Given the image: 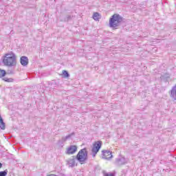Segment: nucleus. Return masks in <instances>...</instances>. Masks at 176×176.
Returning <instances> with one entry per match:
<instances>
[{
	"mask_svg": "<svg viewBox=\"0 0 176 176\" xmlns=\"http://www.w3.org/2000/svg\"><path fill=\"white\" fill-rule=\"evenodd\" d=\"M3 58V63L6 67H16L17 62L16 60V54L13 52L5 54Z\"/></svg>",
	"mask_w": 176,
	"mask_h": 176,
	"instance_id": "obj_1",
	"label": "nucleus"
},
{
	"mask_svg": "<svg viewBox=\"0 0 176 176\" xmlns=\"http://www.w3.org/2000/svg\"><path fill=\"white\" fill-rule=\"evenodd\" d=\"M124 19L119 14H114L109 19V25L110 28H116L123 23Z\"/></svg>",
	"mask_w": 176,
	"mask_h": 176,
	"instance_id": "obj_2",
	"label": "nucleus"
},
{
	"mask_svg": "<svg viewBox=\"0 0 176 176\" xmlns=\"http://www.w3.org/2000/svg\"><path fill=\"white\" fill-rule=\"evenodd\" d=\"M87 155L88 152L86 148H84L78 152L76 159H77L78 162H79L80 164H83V163H85V162H86L88 159Z\"/></svg>",
	"mask_w": 176,
	"mask_h": 176,
	"instance_id": "obj_3",
	"label": "nucleus"
},
{
	"mask_svg": "<svg viewBox=\"0 0 176 176\" xmlns=\"http://www.w3.org/2000/svg\"><path fill=\"white\" fill-rule=\"evenodd\" d=\"M102 145V142L101 141H97L94 142L91 149L93 157H96V155H97V153H98V151H100V149H101Z\"/></svg>",
	"mask_w": 176,
	"mask_h": 176,
	"instance_id": "obj_4",
	"label": "nucleus"
},
{
	"mask_svg": "<svg viewBox=\"0 0 176 176\" xmlns=\"http://www.w3.org/2000/svg\"><path fill=\"white\" fill-rule=\"evenodd\" d=\"M102 159H104L105 160H111L113 155H112V152L107 150L102 151Z\"/></svg>",
	"mask_w": 176,
	"mask_h": 176,
	"instance_id": "obj_5",
	"label": "nucleus"
},
{
	"mask_svg": "<svg viewBox=\"0 0 176 176\" xmlns=\"http://www.w3.org/2000/svg\"><path fill=\"white\" fill-rule=\"evenodd\" d=\"M114 163L116 166H123L126 164L127 160L124 158V157L120 155L118 158L116 159Z\"/></svg>",
	"mask_w": 176,
	"mask_h": 176,
	"instance_id": "obj_6",
	"label": "nucleus"
},
{
	"mask_svg": "<svg viewBox=\"0 0 176 176\" xmlns=\"http://www.w3.org/2000/svg\"><path fill=\"white\" fill-rule=\"evenodd\" d=\"M20 63L23 67H27L28 65V57L23 56L21 57Z\"/></svg>",
	"mask_w": 176,
	"mask_h": 176,
	"instance_id": "obj_7",
	"label": "nucleus"
},
{
	"mask_svg": "<svg viewBox=\"0 0 176 176\" xmlns=\"http://www.w3.org/2000/svg\"><path fill=\"white\" fill-rule=\"evenodd\" d=\"M78 150V147L76 146H70L69 148L67 149V153L68 155H72L76 152Z\"/></svg>",
	"mask_w": 176,
	"mask_h": 176,
	"instance_id": "obj_8",
	"label": "nucleus"
},
{
	"mask_svg": "<svg viewBox=\"0 0 176 176\" xmlns=\"http://www.w3.org/2000/svg\"><path fill=\"white\" fill-rule=\"evenodd\" d=\"M170 97L173 100H176V85L170 90Z\"/></svg>",
	"mask_w": 176,
	"mask_h": 176,
	"instance_id": "obj_9",
	"label": "nucleus"
},
{
	"mask_svg": "<svg viewBox=\"0 0 176 176\" xmlns=\"http://www.w3.org/2000/svg\"><path fill=\"white\" fill-rule=\"evenodd\" d=\"M76 158H72L69 160H67V164L69 167H75V162Z\"/></svg>",
	"mask_w": 176,
	"mask_h": 176,
	"instance_id": "obj_10",
	"label": "nucleus"
},
{
	"mask_svg": "<svg viewBox=\"0 0 176 176\" xmlns=\"http://www.w3.org/2000/svg\"><path fill=\"white\" fill-rule=\"evenodd\" d=\"M92 17L95 21H100V19H101V14H100L98 12H94Z\"/></svg>",
	"mask_w": 176,
	"mask_h": 176,
	"instance_id": "obj_11",
	"label": "nucleus"
},
{
	"mask_svg": "<svg viewBox=\"0 0 176 176\" xmlns=\"http://www.w3.org/2000/svg\"><path fill=\"white\" fill-rule=\"evenodd\" d=\"M0 129L1 130H5L6 129V124H5V122H3V118L0 115Z\"/></svg>",
	"mask_w": 176,
	"mask_h": 176,
	"instance_id": "obj_12",
	"label": "nucleus"
},
{
	"mask_svg": "<svg viewBox=\"0 0 176 176\" xmlns=\"http://www.w3.org/2000/svg\"><path fill=\"white\" fill-rule=\"evenodd\" d=\"M72 135H75V132L72 133L71 134L67 135L65 138H62L61 139L62 142H65V141H67V140H69V138H71Z\"/></svg>",
	"mask_w": 176,
	"mask_h": 176,
	"instance_id": "obj_13",
	"label": "nucleus"
},
{
	"mask_svg": "<svg viewBox=\"0 0 176 176\" xmlns=\"http://www.w3.org/2000/svg\"><path fill=\"white\" fill-rule=\"evenodd\" d=\"M3 80H4V82H12L14 80L12 78L4 77V78H3Z\"/></svg>",
	"mask_w": 176,
	"mask_h": 176,
	"instance_id": "obj_14",
	"label": "nucleus"
},
{
	"mask_svg": "<svg viewBox=\"0 0 176 176\" xmlns=\"http://www.w3.org/2000/svg\"><path fill=\"white\" fill-rule=\"evenodd\" d=\"M63 75H64L65 78H69V73L67 70L63 71Z\"/></svg>",
	"mask_w": 176,
	"mask_h": 176,
	"instance_id": "obj_15",
	"label": "nucleus"
},
{
	"mask_svg": "<svg viewBox=\"0 0 176 176\" xmlns=\"http://www.w3.org/2000/svg\"><path fill=\"white\" fill-rule=\"evenodd\" d=\"M6 75V72L5 70L0 69V78H3Z\"/></svg>",
	"mask_w": 176,
	"mask_h": 176,
	"instance_id": "obj_16",
	"label": "nucleus"
},
{
	"mask_svg": "<svg viewBox=\"0 0 176 176\" xmlns=\"http://www.w3.org/2000/svg\"><path fill=\"white\" fill-rule=\"evenodd\" d=\"M8 175V169H6L4 171L0 172V176H6Z\"/></svg>",
	"mask_w": 176,
	"mask_h": 176,
	"instance_id": "obj_17",
	"label": "nucleus"
},
{
	"mask_svg": "<svg viewBox=\"0 0 176 176\" xmlns=\"http://www.w3.org/2000/svg\"><path fill=\"white\" fill-rule=\"evenodd\" d=\"M104 176H115V175L112 173H106Z\"/></svg>",
	"mask_w": 176,
	"mask_h": 176,
	"instance_id": "obj_18",
	"label": "nucleus"
},
{
	"mask_svg": "<svg viewBox=\"0 0 176 176\" xmlns=\"http://www.w3.org/2000/svg\"><path fill=\"white\" fill-rule=\"evenodd\" d=\"M67 21H68L69 20H71V19H72V16H68L67 17Z\"/></svg>",
	"mask_w": 176,
	"mask_h": 176,
	"instance_id": "obj_19",
	"label": "nucleus"
},
{
	"mask_svg": "<svg viewBox=\"0 0 176 176\" xmlns=\"http://www.w3.org/2000/svg\"><path fill=\"white\" fill-rule=\"evenodd\" d=\"M2 168V163L0 162V168Z\"/></svg>",
	"mask_w": 176,
	"mask_h": 176,
	"instance_id": "obj_20",
	"label": "nucleus"
}]
</instances>
